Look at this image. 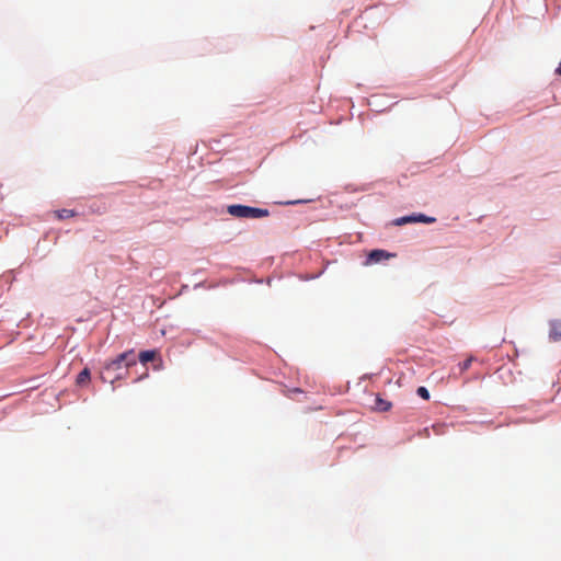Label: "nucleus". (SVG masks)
I'll return each instance as SVG.
<instances>
[{
  "label": "nucleus",
  "instance_id": "nucleus-1",
  "mask_svg": "<svg viewBox=\"0 0 561 561\" xmlns=\"http://www.w3.org/2000/svg\"><path fill=\"white\" fill-rule=\"evenodd\" d=\"M227 213L237 218H263L270 215V211L266 208H257L239 204L229 205L227 207Z\"/></svg>",
  "mask_w": 561,
  "mask_h": 561
},
{
  "label": "nucleus",
  "instance_id": "nucleus-2",
  "mask_svg": "<svg viewBox=\"0 0 561 561\" xmlns=\"http://www.w3.org/2000/svg\"><path fill=\"white\" fill-rule=\"evenodd\" d=\"M136 363H137V357H136L134 351L125 352L105 365L104 371L102 373L101 378L103 379V381H106L107 380V378L105 376L106 374L116 371V370L121 369L123 366L129 367V366L136 365Z\"/></svg>",
  "mask_w": 561,
  "mask_h": 561
},
{
  "label": "nucleus",
  "instance_id": "nucleus-3",
  "mask_svg": "<svg viewBox=\"0 0 561 561\" xmlns=\"http://www.w3.org/2000/svg\"><path fill=\"white\" fill-rule=\"evenodd\" d=\"M435 221H436V218H434V217H430L424 214H419V215L399 217V218L394 219L393 225L403 226L407 224H414V222L433 224Z\"/></svg>",
  "mask_w": 561,
  "mask_h": 561
},
{
  "label": "nucleus",
  "instance_id": "nucleus-4",
  "mask_svg": "<svg viewBox=\"0 0 561 561\" xmlns=\"http://www.w3.org/2000/svg\"><path fill=\"white\" fill-rule=\"evenodd\" d=\"M393 256H394L393 253H389L386 250H381V249L373 250L368 253L366 264L367 265L377 264V263H380L381 261L388 260Z\"/></svg>",
  "mask_w": 561,
  "mask_h": 561
},
{
  "label": "nucleus",
  "instance_id": "nucleus-5",
  "mask_svg": "<svg viewBox=\"0 0 561 561\" xmlns=\"http://www.w3.org/2000/svg\"><path fill=\"white\" fill-rule=\"evenodd\" d=\"M391 407H392V404L390 401H387V400L380 398L379 396H377L375 398L373 409L378 412H386V411H389L391 409Z\"/></svg>",
  "mask_w": 561,
  "mask_h": 561
},
{
  "label": "nucleus",
  "instance_id": "nucleus-6",
  "mask_svg": "<svg viewBox=\"0 0 561 561\" xmlns=\"http://www.w3.org/2000/svg\"><path fill=\"white\" fill-rule=\"evenodd\" d=\"M549 336L553 341L561 340V320L551 322Z\"/></svg>",
  "mask_w": 561,
  "mask_h": 561
},
{
  "label": "nucleus",
  "instance_id": "nucleus-7",
  "mask_svg": "<svg viewBox=\"0 0 561 561\" xmlns=\"http://www.w3.org/2000/svg\"><path fill=\"white\" fill-rule=\"evenodd\" d=\"M157 352L156 351H144L139 354L138 358L142 364H147L148 362H151L156 358Z\"/></svg>",
  "mask_w": 561,
  "mask_h": 561
},
{
  "label": "nucleus",
  "instance_id": "nucleus-8",
  "mask_svg": "<svg viewBox=\"0 0 561 561\" xmlns=\"http://www.w3.org/2000/svg\"><path fill=\"white\" fill-rule=\"evenodd\" d=\"M90 380V370L88 368L82 369L77 377V385H85Z\"/></svg>",
  "mask_w": 561,
  "mask_h": 561
},
{
  "label": "nucleus",
  "instance_id": "nucleus-9",
  "mask_svg": "<svg viewBox=\"0 0 561 561\" xmlns=\"http://www.w3.org/2000/svg\"><path fill=\"white\" fill-rule=\"evenodd\" d=\"M59 219H66L75 216V211L71 209H60L56 211Z\"/></svg>",
  "mask_w": 561,
  "mask_h": 561
},
{
  "label": "nucleus",
  "instance_id": "nucleus-10",
  "mask_svg": "<svg viewBox=\"0 0 561 561\" xmlns=\"http://www.w3.org/2000/svg\"><path fill=\"white\" fill-rule=\"evenodd\" d=\"M473 360H474V357L470 356L466 360H463L462 363H459L458 367H459L460 373H463L467 369H469V367L471 366V363Z\"/></svg>",
  "mask_w": 561,
  "mask_h": 561
},
{
  "label": "nucleus",
  "instance_id": "nucleus-11",
  "mask_svg": "<svg viewBox=\"0 0 561 561\" xmlns=\"http://www.w3.org/2000/svg\"><path fill=\"white\" fill-rule=\"evenodd\" d=\"M416 393L424 400L430 399V392L425 387H419Z\"/></svg>",
  "mask_w": 561,
  "mask_h": 561
}]
</instances>
